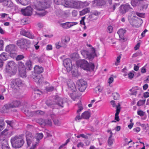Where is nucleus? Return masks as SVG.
<instances>
[{"instance_id":"17","label":"nucleus","mask_w":149,"mask_h":149,"mask_svg":"<svg viewBox=\"0 0 149 149\" xmlns=\"http://www.w3.org/2000/svg\"><path fill=\"white\" fill-rule=\"evenodd\" d=\"M130 22L132 26L138 28L141 25V19H140L138 20L134 19L132 22Z\"/></svg>"},{"instance_id":"1","label":"nucleus","mask_w":149,"mask_h":149,"mask_svg":"<svg viewBox=\"0 0 149 149\" xmlns=\"http://www.w3.org/2000/svg\"><path fill=\"white\" fill-rule=\"evenodd\" d=\"M17 64L13 61L8 62L6 66L5 71L11 75H15L17 72Z\"/></svg>"},{"instance_id":"25","label":"nucleus","mask_w":149,"mask_h":149,"mask_svg":"<svg viewBox=\"0 0 149 149\" xmlns=\"http://www.w3.org/2000/svg\"><path fill=\"white\" fill-rule=\"evenodd\" d=\"M26 69L28 70H31L32 68L31 61L29 60L26 61L25 63Z\"/></svg>"},{"instance_id":"52","label":"nucleus","mask_w":149,"mask_h":149,"mask_svg":"<svg viewBox=\"0 0 149 149\" xmlns=\"http://www.w3.org/2000/svg\"><path fill=\"white\" fill-rule=\"evenodd\" d=\"M24 58V57L23 55H18L17 56V57L16 58V59L17 61L19 60Z\"/></svg>"},{"instance_id":"40","label":"nucleus","mask_w":149,"mask_h":149,"mask_svg":"<svg viewBox=\"0 0 149 149\" xmlns=\"http://www.w3.org/2000/svg\"><path fill=\"white\" fill-rule=\"evenodd\" d=\"M56 15L58 16H61L63 14V11L60 9H58L56 11Z\"/></svg>"},{"instance_id":"24","label":"nucleus","mask_w":149,"mask_h":149,"mask_svg":"<svg viewBox=\"0 0 149 149\" xmlns=\"http://www.w3.org/2000/svg\"><path fill=\"white\" fill-rule=\"evenodd\" d=\"M33 81L39 84L42 79L41 77V75L40 74H38L35 76L33 77Z\"/></svg>"},{"instance_id":"11","label":"nucleus","mask_w":149,"mask_h":149,"mask_svg":"<svg viewBox=\"0 0 149 149\" xmlns=\"http://www.w3.org/2000/svg\"><path fill=\"white\" fill-rule=\"evenodd\" d=\"M25 113L26 116L29 117H32L33 114L42 115L44 114V112L41 110H38L33 112H31L27 110L26 111H25Z\"/></svg>"},{"instance_id":"50","label":"nucleus","mask_w":149,"mask_h":149,"mask_svg":"<svg viewBox=\"0 0 149 149\" xmlns=\"http://www.w3.org/2000/svg\"><path fill=\"white\" fill-rule=\"evenodd\" d=\"M46 90L47 91L51 92L54 89V87L52 86L48 87L46 88Z\"/></svg>"},{"instance_id":"30","label":"nucleus","mask_w":149,"mask_h":149,"mask_svg":"<svg viewBox=\"0 0 149 149\" xmlns=\"http://www.w3.org/2000/svg\"><path fill=\"white\" fill-rule=\"evenodd\" d=\"M90 116V113L88 111H85L81 115V117H82V118L86 119H88Z\"/></svg>"},{"instance_id":"64","label":"nucleus","mask_w":149,"mask_h":149,"mask_svg":"<svg viewBox=\"0 0 149 149\" xmlns=\"http://www.w3.org/2000/svg\"><path fill=\"white\" fill-rule=\"evenodd\" d=\"M138 114L141 116H143L144 115V113L142 111L140 110L137 112Z\"/></svg>"},{"instance_id":"20","label":"nucleus","mask_w":149,"mask_h":149,"mask_svg":"<svg viewBox=\"0 0 149 149\" xmlns=\"http://www.w3.org/2000/svg\"><path fill=\"white\" fill-rule=\"evenodd\" d=\"M2 149H10L8 146V141L6 140L3 139L0 143Z\"/></svg>"},{"instance_id":"38","label":"nucleus","mask_w":149,"mask_h":149,"mask_svg":"<svg viewBox=\"0 0 149 149\" xmlns=\"http://www.w3.org/2000/svg\"><path fill=\"white\" fill-rule=\"evenodd\" d=\"M34 138L31 137L26 139V141L28 146H29L33 140Z\"/></svg>"},{"instance_id":"31","label":"nucleus","mask_w":149,"mask_h":149,"mask_svg":"<svg viewBox=\"0 0 149 149\" xmlns=\"http://www.w3.org/2000/svg\"><path fill=\"white\" fill-rule=\"evenodd\" d=\"M7 54L5 52L2 53L0 54V59L3 61H6L8 59Z\"/></svg>"},{"instance_id":"10","label":"nucleus","mask_w":149,"mask_h":149,"mask_svg":"<svg viewBox=\"0 0 149 149\" xmlns=\"http://www.w3.org/2000/svg\"><path fill=\"white\" fill-rule=\"evenodd\" d=\"M33 9L30 6H27L24 9H22V13L25 16H31L32 13Z\"/></svg>"},{"instance_id":"18","label":"nucleus","mask_w":149,"mask_h":149,"mask_svg":"<svg viewBox=\"0 0 149 149\" xmlns=\"http://www.w3.org/2000/svg\"><path fill=\"white\" fill-rule=\"evenodd\" d=\"M67 85L69 89L72 92H75L77 90L75 85L72 81H71L68 82Z\"/></svg>"},{"instance_id":"36","label":"nucleus","mask_w":149,"mask_h":149,"mask_svg":"<svg viewBox=\"0 0 149 149\" xmlns=\"http://www.w3.org/2000/svg\"><path fill=\"white\" fill-rule=\"evenodd\" d=\"M119 3H114L111 5L110 9L112 10V11H113L116 8L119 6Z\"/></svg>"},{"instance_id":"42","label":"nucleus","mask_w":149,"mask_h":149,"mask_svg":"<svg viewBox=\"0 0 149 149\" xmlns=\"http://www.w3.org/2000/svg\"><path fill=\"white\" fill-rule=\"evenodd\" d=\"M102 89V88L100 85L98 86L95 88V90L96 93H97V92H101Z\"/></svg>"},{"instance_id":"47","label":"nucleus","mask_w":149,"mask_h":149,"mask_svg":"<svg viewBox=\"0 0 149 149\" xmlns=\"http://www.w3.org/2000/svg\"><path fill=\"white\" fill-rule=\"evenodd\" d=\"M142 55V53L141 52V51H139L133 54L132 57H136L138 56H141Z\"/></svg>"},{"instance_id":"63","label":"nucleus","mask_w":149,"mask_h":149,"mask_svg":"<svg viewBox=\"0 0 149 149\" xmlns=\"http://www.w3.org/2000/svg\"><path fill=\"white\" fill-rule=\"evenodd\" d=\"M116 112L120 113V104L119 103H118V105L116 107Z\"/></svg>"},{"instance_id":"32","label":"nucleus","mask_w":149,"mask_h":149,"mask_svg":"<svg viewBox=\"0 0 149 149\" xmlns=\"http://www.w3.org/2000/svg\"><path fill=\"white\" fill-rule=\"evenodd\" d=\"M18 3H19L23 5H26L29 3V0H16Z\"/></svg>"},{"instance_id":"35","label":"nucleus","mask_w":149,"mask_h":149,"mask_svg":"<svg viewBox=\"0 0 149 149\" xmlns=\"http://www.w3.org/2000/svg\"><path fill=\"white\" fill-rule=\"evenodd\" d=\"M43 135L42 133H36L35 135V139L37 141H39L43 137Z\"/></svg>"},{"instance_id":"41","label":"nucleus","mask_w":149,"mask_h":149,"mask_svg":"<svg viewBox=\"0 0 149 149\" xmlns=\"http://www.w3.org/2000/svg\"><path fill=\"white\" fill-rule=\"evenodd\" d=\"M112 95L114 100H118L119 98L120 95L117 93H113Z\"/></svg>"},{"instance_id":"46","label":"nucleus","mask_w":149,"mask_h":149,"mask_svg":"<svg viewBox=\"0 0 149 149\" xmlns=\"http://www.w3.org/2000/svg\"><path fill=\"white\" fill-rule=\"evenodd\" d=\"M146 100H140L137 103V105L138 106H141L144 104Z\"/></svg>"},{"instance_id":"19","label":"nucleus","mask_w":149,"mask_h":149,"mask_svg":"<svg viewBox=\"0 0 149 149\" xmlns=\"http://www.w3.org/2000/svg\"><path fill=\"white\" fill-rule=\"evenodd\" d=\"M81 1H72L71 6L73 8H79L81 7Z\"/></svg>"},{"instance_id":"61","label":"nucleus","mask_w":149,"mask_h":149,"mask_svg":"<svg viewBox=\"0 0 149 149\" xmlns=\"http://www.w3.org/2000/svg\"><path fill=\"white\" fill-rule=\"evenodd\" d=\"M112 27L111 26H109L107 28V31L109 33H111L112 31Z\"/></svg>"},{"instance_id":"7","label":"nucleus","mask_w":149,"mask_h":149,"mask_svg":"<svg viewBox=\"0 0 149 149\" xmlns=\"http://www.w3.org/2000/svg\"><path fill=\"white\" fill-rule=\"evenodd\" d=\"M76 85L79 91L81 92L84 91L87 87L86 81L82 79L77 81Z\"/></svg>"},{"instance_id":"9","label":"nucleus","mask_w":149,"mask_h":149,"mask_svg":"<svg viewBox=\"0 0 149 149\" xmlns=\"http://www.w3.org/2000/svg\"><path fill=\"white\" fill-rule=\"evenodd\" d=\"M63 64L66 68L68 72H69L72 70V66L71 61L69 58H66L63 61Z\"/></svg>"},{"instance_id":"14","label":"nucleus","mask_w":149,"mask_h":149,"mask_svg":"<svg viewBox=\"0 0 149 149\" xmlns=\"http://www.w3.org/2000/svg\"><path fill=\"white\" fill-rule=\"evenodd\" d=\"M20 34L29 38L33 39L34 38V36L32 35L30 33L24 30H22L20 31Z\"/></svg>"},{"instance_id":"22","label":"nucleus","mask_w":149,"mask_h":149,"mask_svg":"<svg viewBox=\"0 0 149 149\" xmlns=\"http://www.w3.org/2000/svg\"><path fill=\"white\" fill-rule=\"evenodd\" d=\"M34 8L38 10H42L45 8V6L42 3L40 2H38V3L34 5Z\"/></svg>"},{"instance_id":"59","label":"nucleus","mask_w":149,"mask_h":149,"mask_svg":"<svg viewBox=\"0 0 149 149\" xmlns=\"http://www.w3.org/2000/svg\"><path fill=\"white\" fill-rule=\"evenodd\" d=\"M108 143L109 146H111L113 143L112 140L111 139H108Z\"/></svg>"},{"instance_id":"43","label":"nucleus","mask_w":149,"mask_h":149,"mask_svg":"<svg viewBox=\"0 0 149 149\" xmlns=\"http://www.w3.org/2000/svg\"><path fill=\"white\" fill-rule=\"evenodd\" d=\"M45 125L51 126L52 122L50 120L47 119L45 120Z\"/></svg>"},{"instance_id":"27","label":"nucleus","mask_w":149,"mask_h":149,"mask_svg":"<svg viewBox=\"0 0 149 149\" xmlns=\"http://www.w3.org/2000/svg\"><path fill=\"white\" fill-rule=\"evenodd\" d=\"M66 44V43L63 42V41L61 40V44H60V43L59 42H57L56 43V47L57 49H59L61 47L65 48L67 46Z\"/></svg>"},{"instance_id":"29","label":"nucleus","mask_w":149,"mask_h":149,"mask_svg":"<svg viewBox=\"0 0 149 149\" xmlns=\"http://www.w3.org/2000/svg\"><path fill=\"white\" fill-rule=\"evenodd\" d=\"M6 122L7 123L8 125L10 127L12 128H13L15 125V122L13 120H7Z\"/></svg>"},{"instance_id":"16","label":"nucleus","mask_w":149,"mask_h":149,"mask_svg":"<svg viewBox=\"0 0 149 149\" xmlns=\"http://www.w3.org/2000/svg\"><path fill=\"white\" fill-rule=\"evenodd\" d=\"M56 97L55 101L56 104L62 107H63L64 102L63 99L58 96L57 97V96H56Z\"/></svg>"},{"instance_id":"57","label":"nucleus","mask_w":149,"mask_h":149,"mask_svg":"<svg viewBox=\"0 0 149 149\" xmlns=\"http://www.w3.org/2000/svg\"><path fill=\"white\" fill-rule=\"evenodd\" d=\"M82 118H83L82 117H81V116H80L79 115V114L76 116L75 118L74 119L75 121H77V120H80Z\"/></svg>"},{"instance_id":"34","label":"nucleus","mask_w":149,"mask_h":149,"mask_svg":"<svg viewBox=\"0 0 149 149\" xmlns=\"http://www.w3.org/2000/svg\"><path fill=\"white\" fill-rule=\"evenodd\" d=\"M62 5L64 6L65 7H68L71 6H72L71 2H70L68 1H65L64 0V1H63Z\"/></svg>"},{"instance_id":"54","label":"nucleus","mask_w":149,"mask_h":149,"mask_svg":"<svg viewBox=\"0 0 149 149\" xmlns=\"http://www.w3.org/2000/svg\"><path fill=\"white\" fill-rule=\"evenodd\" d=\"M70 38L68 37H65L64 39H62L61 40L65 42V43H67L70 40Z\"/></svg>"},{"instance_id":"6","label":"nucleus","mask_w":149,"mask_h":149,"mask_svg":"<svg viewBox=\"0 0 149 149\" xmlns=\"http://www.w3.org/2000/svg\"><path fill=\"white\" fill-rule=\"evenodd\" d=\"M22 84V81L19 78L13 79L10 84L11 87L15 91L18 90L19 87L21 86Z\"/></svg>"},{"instance_id":"53","label":"nucleus","mask_w":149,"mask_h":149,"mask_svg":"<svg viewBox=\"0 0 149 149\" xmlns=\"http://www.w3.org/2000/svg\"><path fill=\"white\" fill-rule=\"evenodd\" d=\"M5 124L3 119L2 118H0V125L2 126V128L4 126Z\"/></svg>"},{"instance_id":"3","label":"nucleus","mask_w":149,"mask_h":149,"mask_svg":"<svg viewBox=\"0 0 149 149\" xmlns=\"http://www.w3.org/2000/svg\"><path fill=\"white\" fill-rule=\"evenodd\" d=\"M11 143L13 148H19L23 146L24 141L21 136H15L11 139Z\"/></svg>"},{"instance_id":"15","label":"nucleus","mask_w":149,"mask_h":149,"mask_svg":"<svg viewBox=\"0 0 149 149\" xmlns=\"http://www.w3.org/2000/svg\"><path fill=\"white\" fill-rule=\"evenodd\" d=\"M15 50V46L13 44L9 45L6 47L5 51L9 53L14 52Z\"/></svg>"},{"instance_id":"21","label":"nucleus","mask_w":149,"mask_h":149,"mask_svg":"<svg viewBox=\"0 0 149 149\" xmlns=\"http://www.w3.org/2000/svg\"><path fill=\"white\" fill-rule=\"evenodd\" d=\"M126 31L125 30L120 29L117 32V33L119 35L120 38L123 40H125V39L124 38V33Z\"/></svg>"},{"instance_id":"60","label":"nucleus","mask_w":149,"mask_h":149,"mask_svg":"<svg viewBox=\"0 0 149 149\" xmlns=\"http://www.w3.org/2000/svg\"><path fill=\"white\" fill-rule=\"evenodd\" d=\"M128 78L130 79H131L134 77V75L133 73L130 72L128 74Z\"/></svg>"},{"instance_id":"56","label":"nucleus","mask_w":149,"mask_h":149,"mask_svg":"<svg viewBox=\"0 0 149 149\" xmlns=\"http://www.w3.org/2000/svg\"><path fill=\"white\" fill-rule=\"evenodd\" d=\"M3 42L2 40H0V50H2L3 47Z\"/></svg>"},{"instance_id":"39","label":"nucleus","mask_w":149,"mask_h":149,"mask_svg":"<svg viewBox=\"0 0 149 149\" xmlns=\"http://www.w3.org/2000/svg\"><path fill=\"white\" fill-rule=\"evenodd\" d=\"M88 18L90 20L93 21L96 20L97 18V17L95 16V15L92 13L89 15Z\"/></svg>"},{"instance_id":"4","label":"nucleus","mask_w":149,"mask_h":149,"mask_svg":"<svg viewBox=\"0 0 149 149\" xmlns=\"http://www.w3.org/2000/svg\"><path fill=\"white\" fill-rule=\"evenodd\" d=\"M31 43L30 40L24 38L19 39L17 41V44L19 47L24 51H26L29 48Z\"/></svg>"},{"instance_id":"62","label":"nucleus","mask_w":149,"mask_h":149,"mask_svg":"<svg viewBox=\"0 0 149 149\" xmlns=\"http://www.w3.org/2000/svg\"><path fill=\"white\" fill-rule=\"evenodd\" d=\"M92 14L95 15V16H97L98 17L99 15L100 14V13L96 11H95L92 13Z\"/></svg>"},{"instance_id":"5","label":"nucleus","mask_w":149,"mask_h":149,"mask_svg":"<svg viewBox=\"0 0 149 149\" xmlns=\"http://www.w3.org/2000/svg\"><path fill=\"white\" fill-rule=\"evenodd\" d=\"M81 52L84 58L88 59L90 61L92 60L96 55L95 50L93 48H92L91 51L82 50L81 51Z\"/></svg>"},{"instance_id":"55","label":"nucleus","mask_w":149,"mask_h":149,"mask_svg":"<svg viewBox=\"0 0 149 149\" xmlns=\"http://www.w3.org/2000/svg\"><path fill=\"white\" fill-rule=\"evenodd\" d=\"M84 141L87 146H88L90 145L91 141L89 139H85L84 140Z\"/></svg>"},{"instance_id":"37","label":"nucleus","mask_w":149,"mask_h":149,"mask_svg":"<svg viewBox=\"0 0 149 149\" xmlns=\"http://www.w3.org/2000/svg\"><path fill=\"white\" fill-rule=\"evenodd\" d=\"M18 65L19 70L25 68L24 64L22 61H18Z\"/></svg>"},{"instance_id":"33","label":"nucleus","mask_w":149,"mask_h":149,"mask_svg":"<svg viewBox=\"0 0 149 149\" xmlns=\"http://www.w3.org/2000/svg\"><path fill=\"white\" fill-rule=\"evenodd\" d=\"M90 11L89 8H86L83 10L82 11H80V15L82 16L88 13Z\"/></svg>"},{"instance_id":"44","label":"nucleus","mask_w":149,"mask_h":149,"mask_svg":"<svg viewBox=\"0 0 149 149\" xmlns=\"http://www.w3.org/2000/svg\"><path fill=\"white\" fill-rule=\"evenodd\" d=\"M64 0H54V2L57 5H62Z\"/></svg>"},{"instance_id":"58","label":"nucleus","mask_w":149,"mask_h":149,"mask_svg":"<svg viewBox=\"0 0 149 149\" xmlns=\"http://www.w3.org/2000/svg\"><path fill=\"white\" fill-rule=\"evenodd\" d=\"M38 122L41 125H45V120L42 119L38 120Z\"/></svg>"},{"instance_id":"49","label":"nucleus","mask_w":149,"mask_h":149,"mask_svg":"<svg viewBox=\"0 0 149 149\" xmlns=\"http://www.w3.org/2000/svg\"><path fill=\"white\" fill-rule=\"evenodd\" d=\"M53 122L54 124L58 126H60L61 125V123L59 121L56 119H54L53 120Z\"/></svg>"},{"instance_id":"12","label":"nucleus","mask_w":149,"mask_h":149,"mask_svg":"<svg viewBox=\"0 0 149 149\" xmlns=\"http://www.w3.org/2000/svg\"><path fill=\"white\" fill-rule=\"evenodd\" d=\"M132 9L130 6L127 4L125 5H121L119 9V11L122 14H124L130 9Z\"/></svg>"},{"instance_id":"2","label":"nucleus","mask_w":149,"mask_h":149,"mask_svg":"<svg viewBox=\"0 0 149 149\" xmlns=\"http://www.w3.org/2000/svg\"><path fill=\"white\" fill-rule=\"evenodd\" d=\"M77 64L81 68L87 71H93L95 66L94 63H89L85 59L81 60L78 61Z\"/></svg>"},{"instance_id":"26","label":"nucleus","mask_w":149,"mask_h":149,"mask_svg":"<svg viewBox=\"0 0 149 149\" xmlns=\"http://www.w3.org/2000/svg\"><path fill=\"white\" fill-rule=\"evenodd\" d=\"M19 76L22 77H26V68H24L22 69L19 70Z\"/></svg>"},{"instance_id":"45","label":"nucleus","mask_w":149,"mask_h":149,"mask_svg":"<svg viewBox=\"0 0 149 149\" xmlns=\"http://www.w3.org/2000/svg\"><path fill=\"white\" fill-rule=\"evenodd\" d=\"M26 139L33 137L32 134L29 132L26 131Z\"/></svg>"},{"instance_id":"51","label":"nucleus","mask_w":149,"mask_h":149,"mask_svg":"<svg viewBox=\"0 0 149 149\" xmlns=\"http://www.w3.org/2000/svg\"><path fill=\"white\" fill-rule=\"evenodd\" d=\"M81 7H83L88 6L89 3L86 1L83 2L81 1Z\"/></svg>"},{"instance_id":"48","label":"nucleus","mask_w":149,"mask_h":149,"mask_svg":"<svg viewBox=\"0 0 149 149\" xmlns=\"http://www.w3.org/2000/svg\"><path fill=\"white\" fill-rule=\"evenodd\" d=\"M70 141V139L69 138L67 139L65 143L62 144V145H61L60 146L58 149H61L62 148L66 145Z\"/></svg>"},{"instance_id":"8","label":"nucleus","mask_w":149,"mask_h":149,"mask_svg":"<svg viewBox=\"0 0 149 149\" xmlns=\"http://www.w3.org/2000/svg\"><path fill=\"white\" fill-rule=\"evenodd\" d=\"M20 102L19 101L13 100L11 103L6 104L4 105L6 109L10 108H14L19 107L20 105Z\"/></svg>"},{"instance_id":"13","label":"nucleus","mask_w":149,"mask_h":149,"mask_svg":"<svg viewBox=\"0 0 149 149\" xmlns=\"http://www.w3.org/2000/svg\"><path fill=\"white\" fill-rule=\"evenodd\" d=\"M1 3H2L3 6L7 8H11L13 7V4L10 0H5Z\"/></svg>"},{"instance_id":"23","label":"nucleus","mask_w":149,"mask_h":149,"mask_svg":"<svg viewBox=\"0 0 149 149\" xmlns=\"http://www.w3.org/2000/svg\"><path fill=\"white\" fill-rule=\"evenodd\" d=\"M34 72L35 73L38 74L43 72V70L42 67H40L38 65H36L34 68Z\"/></svg>"},{"instance_id":"28","label":"nucleus","mask_w":149,"mask_h":149,"mask_svg":"<svg viewBox=\"0 0 149 149\" xmlns=\"http://www.w3.org/2000/svg\"><path fill=\"white\" fill-rule=\"evenodd\" d=\"M143 1V0H132L131 4L133 6H136L139 4L141 1Z\"/></svg>"}]
</instances>
